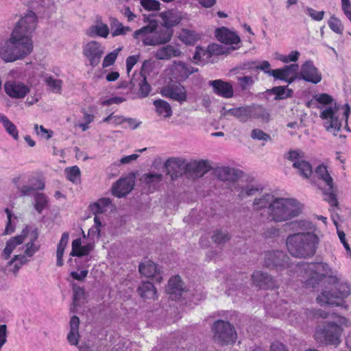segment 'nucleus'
Instances as JSON below:
<instances>
[{"label": "nucleus", "mask_w": 351, "mask_h": 351, "mask_svg": "<svg viewBox=\"0 0 351 351\" xmlns=\"http://www.w3.org/2000/svg\"><path fill=\"white\" fill-rule=\"evenodd\" d=\"M305 12L314 21H320L324 19L325 14L324 11H316L312 8L307 7Z\"/></svg>", "instance_id": "nucleus-55"}, {"label": "nucleus", "mask_w": 351, "mask_h": 351, "mask_svg": "<svg viewBox=\"0 0 351 351\" xmlns=\"http://www.w3.org/2000/svg\"><path fill=\"white\" fill-rule=\"evenodd\" d=\"M222 115H231L237 118L240 122L245 123L251 120V106L230 108L225 110Z\"/></svg>", "instance_id": "nucleus-28"}, {"label": "nucleus", "mask_w": 351, "mask_h": 351, "mask_svg": "<svg viewBox=\"0 0 351 351\" xmlns=\"http://www.w3.org/2000/svg\"><path fill=\"white\" fill-rule=\"evenodd\" d=\"M66 178L73 183H79L80 181V170L78 167L73 166L65 169Z\"/></svg>", "instance_id": "nucleus-49"}, {"label": "nucleus", "mask_w": 351, "mask_h": 351, "mask_svg": "<svg viewBox=\"0 0 351 351\" xmlns=\"http://www.w3.org/2000/svg\"><path fill=\"white\" fill-rule=\"evenodd\" d=\"M275 198L276 197L271 193H265L256 197L252 204L254 210L261 212L267 210L268 215L270 207H271V204H273Z\"/></svg>", "instance_id": "nucleus-24"}, {"label": "nucleus", "mask_w": 351, "mask_h": 351, "mask_svg": "<svg viewBox=\"0 0 351 351\" xmlns=\"http://www.w3.org/2000/svg\"><path fill=\"white\" fill-rule=\"evenodd\" d=\"M36 238L32 239L29 242H28L25 247V250L24 254L27 256L28 257H32L38 250V247H36L34 244V241Z\"/></svg>", "instance_id": "nucleus-59"}, {"label": "nucleus", "mask_w": 351, "mask_h": 351, "mask_svg": "<svg viewBox=\"0 0 351 351\" xmlns=\"http://www.w3.org/2000/svg\"><path fill=\"white\" fill-rule=\"evenodd\" d=\"M212 239L217 244H222L228 241L230 239V237L227 231L217 230L214 232Z\"/></svg>", "instance_id": "nucleus-51"}, {"label": "nucleus", "mask_w": 351, "mask_h": 351, "mask_svg": "<svg viewBox=\"0 0 351 351\" xmlns=\"http://www.w3.org/2000/svg\"><path fill=\"white\" fill-rule=\"evenodd\" d=\"M299 75L300 78L314 84H318L322 79V73L311 60L306 61L302 64Z\"/></svg>", "instance_id": "nucleus-17"}, {"label": "nucleus", "mask_w": 351, "mask_h": 351, "mask_svg": "<svg viewBox=\"0 0 351 351\" xmlns=\"http://www.w3.org/2000/svg\"><path fill=\"white\" fill-rule=\"evenodd\" d=\"M131 31L132 29L130 27L123 26L122 23L117 22L115 24V29L112 32V36L114 37L119 35H125Z\"/></svg>", "instance_id": "nucleus-56"}, {"label": "nucleus", "mask_w": 351, "mask_h": 351, "mask_svg": "<svg viewBox=\"0 0 351 351\" xmlns=\"http://www.w3.org/2000/svg\"><path fill=\"white\" fill-rule=\"evenodd\" d=\"M331 285L335 286V290L324 291L317 297V301L321 305L340 306L344 303L343 299L350 295V287L348 283L341 282L339 276L338 282Z\"/></svg>", "instance_id": "nucleus-7"}, {"label": "nucleus", "mask_w": 351, "mask_h": 351, "mask_svg": "<svg viewBox=\"0 0 351 351\" xmlns=\"http://www.w3.org/2000/svg\"><path fill=\"white\" fill-rule=\"evenodd\" d=\"M198 38V35L192 30L183 29L180 34V39L186 45L194 44Z\"/></svg>", "instance_id": "nucleus-46"}, {"label": "nucleus", "mask_w": 351, "mask_h": 351, "mask_svg": "<svg viewBox=\"0 0 351 351\" xmlns=\"http://www.w3.org/2000/svg\"><path fill=\"white\" fill-rule=\"evenodd\" d=\"M133 184L127 178L119 179L113 186L112 193L114 195L121 197L128 194L132 189Z\"/></svg>", "instance_id": "nucleus-34"}, {"label": "nucleus", "mask_w": 351, "mask_h": 351, "mask_svg": "<svg viewBox=\"0 0 351 351\" xmlns=\"http://www.w3.org/2000/svg\"><path fill=\"white\" fill-rule=\"evenodd\" d=\"M5 212L7 214L8 217V222L5 228L4 234H10L14 230V227L11 223V218H12V212L9 208H5Z\"/></svg>", "instance_id": "nucleus-62"}, {"label": "nucleus", "mask_w": 351, "mask_h": 351, "mask_svg": "<svg viewBox=\"0 0 351 351\" xmlns=\"http://www.w3.org/2000/svg\"><path fill=\"white\" fill-rule=\"evenodd\" d=\"M341 9L348 19V20L351 22V3L350 0H341Z\"/></svg>", "instance_id": "nucleus-61"}, {"label": "nucleus", "mask_w": 351, "mask_h": 351, "mask_svg": "<svg viewBox=\"0 0 351 351\" xmlns=\"http://www.w3.org/2000/svg\"><path fill=\"white\" fill-rule=\"evenodd\" d=\"M88 34L90 37L96 36L106 38L109 34V28L107 25L100 23L91 26L88 30Z\"/></svg>", "instance_id": "nucleus-41"}, {"label": "nucleus", "mask_w": 351, "mask_h": 351, "mask_svg": "<svg viewBox=\"0 0 351 351\" xmlns=\"http://www.w3.org/2000/svg\"><path fill=\"white\" fill-rule=\"evenodd\" d=\"M138 60V56H130L126 59V69L129 75L134 66L137 63Z\"/></svg>", "instance_id": "nucleus-64"}, {"label": "nucleus", "mask_w": 351, "mask_h": 351, "mask_svg": "<svg viewBox=\"0 0 351 351\" xmlns=\"http://www.w3.org/2000/svg\"><path fill=\"white\" fill-rule=\"evenodd\" d=\"M175 70L182 72L183 77H188L189 75L193 73L197 70L191 65L182 61L175 62Z\"/></svg>", "instance_id": "nucleus-50"}, {"label": "nucleus", "mask_w": 351, "mask_h": 351, "mask_svg": "<svg viewBox=\"0 0 351 351\" xmlns=\"http://www.w3.org/2000/svg\"><path fill=\"white\" fill-rule=\"evenodd\" d=\"M80 319L77 316L73 315L70 320V330L67 335V340L72 346H77L79 334Z\"/></svg>", "instance_id": "nucleus-35"}, {"label": "nucleus", "mask_w": 351, "mask_h": 351, "mask_svg": "<svg viewBox=\"0 0 351 351\" xmlns=\"http://www.w3.org/2000/svg\"><path fill=\"white\" fill-rule=\"evenodd\" d=\"M156 111L159 116L164 118H169L172 115V110L170 104L165 100L156 99L154 101Z\"/></svg>", "instance_id": "nucleus-38"}, {"label": "nucleus", "mask_w": 351, "mask_h": 351, "mask_svg": "<svg viewBox=\"0 0 351 351\" xmlns=\"http://www.w3.org/2000/svg\"><path fill=\"white\" fill-rule=\"evenodd\" d=\"M36 22L37 18L35 13L29 11L19 21L14 29H18V33L30 36L36 27Z\"/></svg>", "instance_id": "nucleus-19"}, {"label": "nucleus", "mask_w": 351, "mask_h": 351, "mask_svg": "<svg viewBox=\"0 0 351 351\" xmlns=\"http://www.w3.org/2000/svg\"><path fill=\"white\" fill-rule=\"evenodd\" d=\"M270 114L263 107L258 105L251 106V119H260L263 122L269 121Z\"/></svg>", "instance_id": "nucleus-40"}, {"label": "nucleus", "mask_w": 351, "mask_h": 351, "mask_svg": "<svg viewBox=\"0 0 351 351\" xmlns=\"http://www.w3.org/2000/svg\"><path fill=\"white\" fill-rule=\"evenodd\" d=\"M160 16L163 22V27L170 29L178 25L182 20L180 12L176 10H169L161 12Z\"/></svg>", "instance_id": "nucleus-31"}, {"label": "nucleus", "mask_w": 351, "mask_h": 351, "mask_svg": "<svg viewBox=\"0 0 351 351\" xmlns=\"http://www.w3.org/2000/svg\"><path fill=\"white\" fill-rule=\"evenodd\" d=\"M241 173V171L228 167H218L215 171V176L222 181H235Z\"/></svg>", "instance_id": "nucleus-30"}, {"label": "nucleus", "mask_w": 351, "mask_h": 351, "mask_svg": "<svg viewBox=\"0 0 351 351\" xmlns=\"http://www.w3.org/2000/svg\"><path fill=\"white\" fill-rule=\"evenodd\" d=\"M34 208L38 213H41L48 204V199L43 193H36L34 195Z\"/></svg>", "instance_id": "nucleus-48"}, {"label": "nucleus", "mask_w": 351, "mask_h": 351, "mask_svg": "<svg viewBox=\"0 0 351 351\" xmlns=\"http://www.w3.org/2000/svg\"><path fill=\"white\" fill-rule=\"evenodd\" d=\"M5 93L13 98H23L29 92V88L19 82H8L4 85Z\"/></svg>", "instance_id": "nucleus-23"}, {"label": "nucleus", "mask_w": 351, "mask_h": 351, "mask_svg": "<svg viewBox=\"0 0 351 351\" xmlns=\"http://www.w3.org/2000/svg\"><path fill=\"white\" fill-rule=\"evenodd\" d=\"M315 174L317 179L322 180L328 188L323 191L324 200L330 206L337 207L339 202L337 198L336 189L334 186L333 179L330 175L326 166L320 165L315 170Z\"/></svg>", "instance_id": "nucleus-9"}, {"label": "nucleus", "mask_w": 351, "mask_h": 351, "mask_svg": "<svg viewBox=\"0 0 351 351\" xmlns=\"http://www.w3.org/2000/svg\"><path fill=\"white\" fill-rule=\"evenodd\" d=\"M217 45H210L207 49L200 47H197L195 52L193 56V60L196 64H204L207 62L211 57L212 52L215 51Z\"/></svg>", "instance_id": "nucleus-32"}, {"label": "nucleus", "mask_w": 351, "mask_h": 351, "mask_svg": "<svg viewBox=\"0 0 351 351\" xmlns=\"http://www.w3.org/2000/svg\"><path fill=\"white\" fill-rule=\"evenodd\" d=\"M25 236L23 234L17 235L16 237H12L6 242L5 247L2 252V256L4 259L8 260L10 257L15 247L21 245L25 239Z\"/></svg>", "instance_id": "nucleus-37"}, {"label": "nucleus", "mask_w": 351, "mask_h": 351, "mask_svg": "<svg viewBox=\"0 0 351 351\" xmlns=\"http://www.w3.org/2000/svg\"><path fill=\"white\" fill-rule=\"evenodd\" d=\"M141 5L147 10H158L160 3L156 0H141Z\"/></svg>", "instance_id": "nucleus-57"}, {"label": "nucleus", "mask_w": 351, "mask_h": 351, "mask_svg": "<svg viewBox=\"0 0 351 351\" xmlns=\"http://www.w3.org/2000/svg\"><path fill=\"white\" fill-rule=\"evenodd\" d=\"M34 130L38 135H40L46 139H49L52 136V131L45 129L43 125L38 126L36 124L34 125Z\"/></svg>", "instance_id": "nucleus-60"}, {"label": "nucleus", "mask_w": 351, "mask_h": 351, "mask_svg": "<svg viewBox=\"0 0 351 351\" xmlns=\"http://www.w3.org/2000/svg\"><path fill=\"white\" fill-rule=\"evenodd\" d=\"M173 33L172 29L158 26L156 21L152 20L147 25L136 30L133 33V38L141 40L144 46H156L169 43Z\"/></svg>", "instance_id": "nucleus-5"}, {"label": "nucleus", "mask_w": 351, "mask_h": 351, "mask_svg": "<svg viewBox=\"0 0 351 351\" xmlns=\"http://www.w3.org/2000/svg\"><path fill=\"white\" fill-rule=\"evenodd\" d=\"M111 204L109 198H101L97 202L90 206V211L93 214L103 213L107 210V208Z\"/></svg>", "instance_id": "nucleus-44"}, {"label": "nucleus", "mask_w": 351, "mask_h": 351, "mask_svg": "<svg viewBox=\"0 0 351 351\" xmlns=\"http://www.w3.org/2000/svg\"><path fill=\"white\" fill-rule=\"evenodd\" d=\"M296 272L303 278L306 287L315 288L324 278H328L329 284H336L339 280V275L332 271L327 263H303L296 265Z\"/></svg>", "instance_id": "nucleus-2"}, {"label": "nucleus", "mask_w": 351, "mask_h": 351, "mask_svg": "<svg viewBox=\"0 0 351 351\" xmlns=\"http://www.w3.org/2000/svg\"><path fill=\"white\" fill-rule=\"evenodd\" d=\"M139 271L147 278H153L158 282L162 279L156 265L150 261H145L139 265Z\"/></svg>", "instance_id": "nucleus-26"}, {"label": "nucleus", "mask_w": 351, "mask_h": 351, "mask_svg": "<svg viewBox=\"0 0 351 351\" xmlns=\"http://www.w3.org/2000/svg\"><path fill=\"white\" fill-rule=\"evenodd\" d=\"M21 196H29L34 191L42 190L45 187V183L40 179L34 177L29 178L27 181L23 180V184L20 182V178H15L14 180Z\"/></svg>", "instance_id": "nucleus-14"}, {"label": "nucleus", "mask_w": 351, "mask_h": 351, "mask_svg": "<svg viewBox=\"0 0 351 351\" xmlns=\"http://www.w3.org/2000/svg\"><path fill=\"white\" fill-rule=\"evenodd\" d=\"M133 89L137 90V96L139 98L147 97L152 90L151 86L147 81L146 76L143 72L134 73L130 80Z\"/></svg>", "instance_id": "nucleus-16"}, {"label": "nucleus", "mask_w": 351, "mask_h": 351, "mask_svg": "<svg viewBox=\"0 0 351 351\" xmlns=\"http://www.w3.org/2000/svg\"><path fill=\"white\" fill-rule=\"evenodd\" d=\"M236 189H237V191H239L238 195L240 199L253 196L256 193L262 191V188L254 185H246L245 186H238Z\"/></svg>", "instance_id": "nucleus-43"}, {"label": "nucleus", "mask_w": 351, "mask_h": 351, "mask_svg": "<svg viewBox=\"0 0 351 351\" xmlns=\"http://www.w3.org/2000/svg\"><path fill=\"white\" fill-rule=\"evenodd\" d=\"M182 51L176 45H167L156 50L154 57L158 60H169L173 57H179Z\"/></svg>", "instance_id": "nucleus-29"}, {"label": "nucleus", "mask_w": 351, "mask_h": 351, "mask_svg": "<svg viewBox=\"0 0 351 351\" xmlns=\"http://www.w3.org/2000/svg\"><path fill=\"white\" fill-rule=\"evenodd\" d=\"M253 284L260 289H274L276 287V282L273 278L266 273L256 271L252 275Z\"/></svg>", "instance_id": "nucleus-22"}, {"label": "nucleus", "mask_w": 351, "mask_h": 351, "mask_svg": "<svg viewBox=\"0 0 351 351\" xmlns=\"http://www.w3.org/2000/svg\"><path fill=\"white\" fill-rule=\"evenodd\" d=\"M289 258L282 251H269L265 253V265L267 267L282 269L289 267Z\"/></svg>", "instance_id": "nucleus-13"}, {"label": "nucleus", "mask_w": 351, "mask_h": 351, "mask_svg": "<svg viewBox=\"0 0 351 351\" xmlns=\"http://www.w3.org/2000/svg\"><path fill=\"white\" fill-rule=\"evenodd\" d=\"M251 137L253 139L268 141L270 136L260 129H254L251 132Z\"/></svg>", "instance_id": "nucleus-58"}, {"label": "nucleus", "mask_w": 351, "mask_h": 351, "mask_svg": "<svg viewBox=\"0 0 351 351\" xmlns=\"http://www.w3.org/2000/svg\"><path fill=\"white\" fill-rule=\"evenodd\" d=\"M0 122L3 124L6 132L15 140L19 138V132L16 125L3 114H0Z\"/></svg>", "instance_id": "nucleus-42"}, {"label": "nucleus", "mask_w": 351, "mask_h": 351, "mask_svg": "<svg viewBox=\"0 0 351 351\" xmlns=\"http://www.w3.org/2000/svg\"><path fill=\"white\" fill-rule=\"evenodd\" d=\"M120 50L121 49L118 48L108 53L103 60L102 67L106 68L112 65L114 63Z\"/></svg>", "instance_id": "nucleus-52"}, {"label": "nucleus", "mask_w": 351, "mask_h": 351, "mask_svg": "<svg viewBox=\"0 0 351 351\" xmlns=\"http://www.w3.org/2000/svg\"><path fill=\"white\" fill-rule=\"evenodd\" d=\"M162 95L167 97L183 103L186 100V91L185 88L180 84L167 86L162 88Z\"/></svg>", "instance_id": "nucleus-20"}, {"label": "nucleus", "mask_w": 351, "mask_h": 351, "mask_svg": "<svg viewBox=\"0 0 351 351\" xmlns=\"http://www.w3.org/2000/svg\"><path fill=\"white\" fill-rule=\"evenodd\" d=\"M214 341L219 345H228L237 339L234 328L228 322L219 319L213 325Z\"/></svg>", "instance_id": "nucleus-10"}, {"label": "nucleus", "mask_w": 351, "mask_h": 351, "mask_svg": "<svg viewBox=\"0 0 351 351\" xmlns=\"http://www.w3.org/2000/svg\"><path fill=\"white\" fill-rule=\"evenodd\" d=\"M215 36L219 41L226 45L238 44L240 42L239 36L225 27L217 28Z\"/></svg>", "instance_id": "nucleus-25"}, {"label": "nucleus", "mask_w": 351, "mask_h": 351, "mask_svg": "<svg viewBox=\"0 0 351 351\" xmlns=\"http://www.w3.org/2000/svg\"><path fill=\"white\" fill-rule=\"evenodd\" d=\"M168 169L176 167H184L185 172L194 175L196 177H202L208 171L210 165L207 160H191L186 162V160L180 158H171L168 159L165 164Z\"/></svg>", "instance_id": "nucleus-8"}, {"label": "nucleus", "mask_w": 351, "mask_h": 351, "mask_svg": "<svg viewBox=\"0 0 351 351\" xmlns=\"http://www.w3.org/2000/svg\"><path fill=\"white\" fill-rule=\"evenodd\" d=\"M125 117L121 115L115 114L114 112L104 119L103 122L108 123L114 125L123 124Z\"/></svg>", "instance_id": "nucleus-54"}, {"label": "nucleus", "mask_w": 351, "mask_h": 351, "mask_svg": "<svg viewBox=\"0 0 351 351\" xmlns=\"http://www.w3.org/2000/svg\"><path fill=\"white\" fill-rule=\"evenodd\" d=\"M162 180V174L153 171L145 173L141 178V180L151 193L157 190L160 187Z\"/></svg>", "instance_id": "nucleus-27"}, {"label": "nucleus", "mask_w": 351, "mask_h": 351, "mask_svg": "<svg viewBox=\"0 0 351 351\" xmlns=\"http://www.w3.org/2000/svg\"><path fill=\"white\" fill-rule=\"evenodd\" d=\"M106 47L101 43L90 40L82 46V54L88 62V65L95 68L97 66L105 53Z\"/></svg>", "instance_id": "nucleus-11"}, {"label": "nucleus", "mask_w": 351, "mask_h": 351, "mask_svg": "<svg viewBox=\"0 0 351 351\" xmlns=\"http://www.w3.org/2000/svg\"><path fill=\"white\" fill-rule=\"evenodd\" d=\"M302 210L301 204L295 199L276 197L270 207L268 219L284 222L298 217Z\"/></svg>", "instance_id": "nucleus-6"}, {"label": "nucleus", "mask_w": 351, "mask_h": 351, "mask_svg": "<svg viewBox=\"0 0 351 351\" xmlns=\"http://www.w3.org/2000/svg\"><path fill=\"white\" fill-rule=\"evenodd\" d=\"M32 49L30 36L18 33V29H14L10 39L1 47L0 55L4 61L12 62L30 54Z\"/></svg>", "instance_id": "nucleus-3"}, {"label": "nucleus", "mask_w": 351, "mask_h": 351, "mask_svg": "<svg viewBox=\"0 0 351 351\" xmlns=\"http://www.w3.org/2000/svg\"><path fill=\"white\" fill-rule=\"evenodd\" d=\"M123 124H125L123 126L124 128H130V129L134 130L140 125L141 122L138 121L136 119L125 117V121H124Z\"/></svg>", "instance_id": "nucleus-63"}, {"label": "nucleus", "mask_w": 351, "mask_h": 351, "mask_svg": "<svg viewBox=\"0 0 351 351\" xmlns=\"http://www.w3.org/2000/svg\"><path fill=\"white\" fill-rule=\"evenodd\" d=\"M320 118L325 121V128L327 130H334L339 131L341 128V122L339 119V107L335 104L334 106H329L320 114Z\"/></svg>", "instance_id": "nucleus-15"}, {"label": "nucleus", "mask_w": 351, "mask_h": 351, "mask_svg": "<svg viewBox=\"0 0 351 351\" xmlns=\"http://www.w3.org/2000/svg\"><path fill=\"white\" fill-rule=\"evenodd\" d=\"M93 250L91 244L82 245L80 239H76L72 241V250L70 254L72 256L82 257L87 256Z\"/></svg>", "instance_id": "nucleus-36"}, {"label": "nucleus", "mask_w": 351, "mask_h": 351, "mask_svg": "<svg viewBox=\"0 0 351 351\" xmlns=\"http://www.w3.org/2000/svg\"><path fill=\"white\" fill-rule=\"evenodd\" d=\"M183 290L180 276H174L169 280L167 292L171 295L172 299H178L182 295Z\"/></svg>", "instance_id": "nucleus-33"}, {"label": "nucleus", "mask_w": 351, "mask_h": 351, "mask_svg": "<svg viewBox=\"0 0 351 351\" xmlns=\"http://www.w3.org/2000/svg\"><path fill=\"white\" fill-rule=\"evenodd\" d=\"M208 84L213 88V93L218 96L229 99L234 95L233 86L230 82L215 80L209 81Z\"/></svg>", "instance_id": "nucleus-21"}, {"label": "nucleus", "mask_w": 351, "mask_h": 351, "mask_svg": "<svg viewBox=\"0 0 351 351\" xmlns=\"http://www.w3.org/2000/svg\"><path fill=\"white\" fill-rule=\"evenodd\" d=\"M45 82L49 88L55 93H60L62 87V81L52 76H47L45 78Z\"/></svg>", "instance_id": "nucleus-45"}, {"label": "nucleus", "mask_w": 351, "mask_h": 351, "mask_svg": "<svg viewBox=\"0 0 351 351\" xmlns=\"http://www.w3.org/2000/svg\"><path fill=\"white\" fill-rule=\"evenodd\" d=\"M329 27L337 34H342L343 26L341 21L337 17L332 16L328 22Z\"/></svg>", "instance_id": "nucleus-53"}, {"label": "nucleus", "mask_w": 351, "mask_h": 351, "mask_svg": "<svg viewBox=\"0 0 351 351\" xmlns=\"http://www.w3.org/2000/svg\"><path fill=\"white\" fill-rule=\"evenodd\" d=\"M300 228L306 232L290 234L286 239L289 254L295 258H308L313 257L319 245V238L313 231L315 226L308 221L299 222Z\"/></svg>", "instance_id": "nucleus-1"}, {"label": "nucleus", "mask_w": 351, "mask_h": 351, "mask_svg": "<svg viewBox=\"0 0 351 351\" xmlns=\"http://www.w3.org/2000/svg\"><path fill=\"white\" fill-rule=\"evenodd\" d=\"M304 153L300 149L291 150L286 158L292 162L293 167L304 178H309L313 173L311 164L304 159Z\"/></svg>", "instance_id": "nucleus-12"}, {"label": "nucleus", "mask_w": 351, "mask_h": 351, "mask_svg": "<svg viewBox=\"0 0 351 351\" xmlns=\"http://www.w3.org/2000/svg\"><path fill=\"white\" fill-rule=\"evenodd\" d=\"M138 293L142 298L154 299L156 297V289L154 285L149 282H144L138 289Z\"/></svg>", "instance_id": "nucleus-39"}, {"label": "nucleus", "mask_w": 351, "mask_h": 351, "mask_svg": "<svg viewBox=\"0 0 351 351\" xmlns=\"http://www.w3.org/2000/svg\"><path fill=\"white\" fill-rule=\"evenodd\" d=\"M320 316L324 318H330L332 321L327 322L323 328L316 330L315 338L321 342L328 345L337 346L340 343V337L343 331V326L349 327L351 324L348 319L336 313H321Z\"/></svg>", "instance_id": "nucleus-4"}, {"label": "nucleus", "mask_w": 351, "mask_h": 351, "mask_svg": "<svg viewBox=\"0 0 351 351\" xmlns=\"http://www.w3.org/2000/svg\"><path fill=\"white\" fill-rule=\"evenodd\" d=\"M271 92L276 95V99H284L291 97L293 90L287 86H276L271 89Z\"/></svg>", "instance_id": "nucleus-47"}, {"label": "nucleus", "mask_w": 351, "mask_h": 351, "mask_svg": "<svg viewBox=\"0 0 351 351\" xmlns=\"http://www.w3.org/2000/svg\"><path fill=\"white\" fill-rule=\"evenodd\" d=\"M298 69V64H291L290 65L285 66L282 69L271 70L268 72L269 73V75L273 76L275 79L283 80L291 84L296 78L295 75Z\"/></svg>", "instance_id": "nucleus-18"}]
</instances>
